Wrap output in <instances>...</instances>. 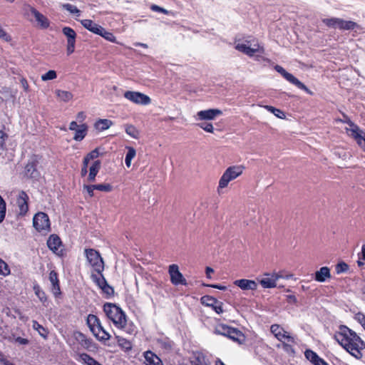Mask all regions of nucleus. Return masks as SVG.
<instances>
[{
  "mask_svg": "<svg viewBox=\"0 0 365 365\" xmlns=\"http://www.w3.org/2000/svg\"><path fill=\"white\" fill-rule=\"evenodd\" d=\"M101 289H102V291L107 294L108 295H112L114 292V290H113V288L112 287H110L108 282L106 283V285L105 286H103Z\"/></svg>",
  "mask_w": 365,
  "mask_h": 365,
  "instance_id": "13d9d810",
  "label": "nucleus"
},
{
  "mask_svg": "<svg viewBox=\"0 0 365 365\" xmlns=\"http://www.w3.org/2000/svg\"><path fill=\"white\" fill-rule=\"evenodd\" d=\"M304 356L314 365H329V364L321 358L315 351L311 349H307L304 351Z\"/></svg>",
  "mask_w": 365,
  "mask_h": 365,
  "instance_id": "a211bd4d",
  "label": "nucleus"
},
{
  "mask_svg": "<svg viewBox=\"0 0 365 365\" xmlns=\"http://www.w3.org/2000/svg\"><path fill=\"white\" fill-rule=\"evenodd\" d=\"M86 258L94 271H103L104 262L100 253L94 249H86Z\"/></svg>",
  "mask_w": 365,
  "mask_h": 365,
  "instance_id": "6e6552de",
  "label": "nucleus"
},
{
  "mask_svg": "<svg viewBox=\"0 0 365 365\" xmlns=\"http://www.w3.org/2000/svg\"><path fill=\"white\" fill-rule=\"evenodd\" d=\"M100 168L101 162L99 160H96L90 168V172L88 178V180L89 182H93L95 180L96 176L98 173Z\"/></svg>",
  "mask_w": 365,
  "mask_h": 365,
  "instance_id": "bb28decb",
  "label": "nucleus"
},
{
  "mask_svg": "<svg viewBox=\"0 0 365 365\" xmlns=\"http://www.w3.org/2000/svg\"><path fill=\"white\" fill-rule=\"evenodd\" d=\"M9 361L6 359L5 355L1 351H0V362L2 364L6 365Z\"/></svg>",
  "mask_w": 365,
  "mask_h": 365,
  "instance_id": "774afa93",
  "label": "nucleus"
},
{
  "mask_svg": "<svg viewBox=\"0 0 365 365\" xmlns=\"http://www.w3.org/2000/svg\"><path fill=\"white\" fill-rule=\"evenodd\" d=\"M86 324L91 333L98 341L106 342L110 339V334L103 328L99 318L96 315L88 314L86 319Z\"/></svg>",
  "mask_w": 365,
  "mask_h": 365,
  "instance_id": "20e7f679",
  "label": "nucleus"
},
{
  "mask_svg": "<svg viewBox=\"0 0 365 365\" xmlns=\"http://www.w3.org/2000/svg\"><path fill=\"white\" fill-rule=\"evenodd\" d=\"M62 31L67 38V42H76V34L73 29L64 27Z\"/></svg>",
  "mask_w": 365,
  "mask_h": 365,
  "instance_id": "4c0bfd02",
  "label": "nucleus"
},
{
  "mask_svg": "<svg viewBox=\"0 0 365 365\" xmlns=\"http://www.w3.org/2000/svg\"><path fill=\"white\" fill-rule=\"evenodd\" d=\"M47 246L55 254L62 256L63 247L62 241L61 238L57 235H51L48 237L47 240Z\"/></svg>",
  "mask_w": 365,
  "mask_h": 365,
  "instance_id": "4468645a",
  "label": "nucleus"
},
{
  "mask_svg": "<svg viewBox=\"0 0 365 365\" xmlns=\"http://www.w3.org/2000/svg\"><path fill=\"white\" fill-rule=\"evenodd\" d=\"M115 339H116V341H117V343L118 344V346L125 350V351H130L132 349V345H131V343L129 340L122 337V336H115Z\"/></svg>",
  "mask_w": 365,
  "mask_h": 365,
  "instance_id": "2f4dec72",
  "label": "nucleus"
},
{
  "mask_svg": "<svg viewBox=\"0 0 365 365\" xmlns=\"http://www.w3.org/2000/svg\"><path fill=\"white\" fill-rule=\"evenodd\" d=\"M217 299L209 296L205 295L201 297V303L207 307H211L213 304L216 303Z\"/></svg>",
  "mask_w": 365,
  "mask_h": 365,
  "instance_id": "49530a36",
  "label": "nucleus"
},
{
  "mask_svg": "<svg viewBox=\"0 0 365 365\" xmlns=\"http://www.w3.org/2000/svg\"><path fill=\"white\" fill-rule=\"evenodd\" d=\"M168 272L170 277V282L174 285H186L187 281L179 271V267L177 264H173L169 266Z\"/></svg>",
  "mask_w": 365,
  "mask_h": 365,
  "instance_id": "9b49d317",
  "label": "nucleus"
},
{
  "mask_svg": "<svg viewBox=\"0 0 365 365\" xmlns=\"http://www.w3.org/2000/svg\"><path fill=\"white\" fill-rule=\"evenodd\" d=\"M94 272H95L91 274V279L93 282L101 289L103 286H105L106 283L107 282L103 274V271Z\"/></svg>",
  "mask_w": 365,
  "mask_h": 365,
  "instance_id": "a878e982",
  "label": "nucleus"
},
{
  "mask_svg": "<svg viewBox=\"0 0 365 365\" xmlns=\"http://www.w3.org/2000/svg\"><path fill=\"white\" fill-rule=\"evenodd\" d=\"M150 9L153 11L160 12V13H163V14H168V11L166 9H163L162 7H160L159 6H157L155 4L151 5Z\"/></svg>",
  "mask_w": 365,
  "mask_h": 365,
  "instance_id": "052dcab7",
  "label": "nucleus"
},
{
  "mask_svg": "<svg viewBox=\"0 0 365 365\" xmlns=\"http://www.w3.org/2000/svg\"><path fill=\"white\" fill-rule=\"evenodd\" d=\"M49 280L52 284V289L55 295L60 294V284L58 280V273L52 270L49 273Z\"/></svg>",
  "mask_w": 365,
  "mask_h": 365,
  "instance_id": "393cba45",
  "label": "nucleus"
},
{
  "mask_svg": "<svg viewBox=\"0 0 365 365\" xmlns=\"http://www.w3.org/2000/svg\"><path fill=\"white\" fill-rule=\"evenodd\" d=\"M100 153L98 149L96 148L91 152H90L85 158L86 161H90L91 160H93L97 158L99 156Z\"/></svg>",
  "mask_w": 365,
  "mask_h": 365,
  "instance_id": "5fc2aeb1",
  "label": "nucleus"
},
{
  "mask_svg": "<svg viewBox=\"0 0 365 365\" xmlns=\"http://www.w3.org/2000/svg\"><path fill=\"white\" fill-rule=\"evenodd\" d=\"M80 358L86 365H103L86 353L81 354Z\"/></svg>",
  "mask_w": 365,
  "mask_h": 365,
  "instance_id": "e433bc0d",
  "label": "nucleus"
},
{
  "mask_svg": "<svg viewBox=\"0 0 365 365\" xmlns=\"http://www.w3.org/2000/svg\"><path fill=\"white\" fill-rule=\"evenodd\" d=\"M26 175L30 178H36L38 176V173L36 169V165L34 161L28 163L25 168Z\"/></svg>",
  "mask_w": 365,
  "mask_h": 365,
  "instance_id": "c756f323",
  "label": "nucleus"
},
{
  "mask_svg": "<svg viewBox=\"0 0 365 365\" xmlns=\"http://www.w3.org/2000/svg\"><path fill=\"white\" fill-rule=\"evenodd\" d=\"M33 225L34 228H50L48 215L42 212L36 213L33 217Z\"/></svg>",
  "mask_w": 365,
  "mask_h": 365,
  "instance_id": "2eb2a0df",
  "label": "nucleus"
},
{
  "mask_svg": "<svg viewBox=\"0 0 365 365\" xmlns=\"http://www.w3.org/2000/svg\"><path fill=\"white\" fill-rule=\"evenodd\" d=\"M30 11L34 16L38 27L41 29H46L49 27L50 21L46 16L32 6L30 7Z\"/></svg>",
  "mask_w": 365,
  "mask_h": 365,
  "instance_id": "dca6fc26",
  "label": "nucleus"
},
{
  "mask_svg": "<svg viewBox=\"0 0 365 365\" xmlns=\"http://www.w3.org/2000/svg\"><path fill=\"white\" fill-rule=\"evenodd\" d=\"M6 138V134L3 131L0 130V148H2L4 146Z\"/></svg>",
  "mask_w": 365,
  "mask_h": 365,
  "instance_id": "0e129e2a",
  "label": "nucleus"
},
{
  "mask_svg": "<svg viewBox=\"0 0 365 365\" xmlns=\"http://www.w3.org/2000/svg\"><path fill=\"white\" fill-rule=\"evenodd\" d=\"M270 331L275 338L282 343V347L285 352L294 354V346L296 344L294 336L284 330L279 324H274L270 327Z\"/></svg>",
  "mask_w": 365,
  "mask_h": 365,
  "instance_id": "f03ea898",
  "label": "nucleus"
},
{
  "mask_svg": "<svg viewBox=\"0 0 365 365\" xmlns=\"http://www.w3.org/2000/svg\"><path fill=\"white\" fill-rule=\"evenodd\" d=\"M33 289L39 300L45 305V303L47 302V296L45 292L41 289L38 284L34 285Z\"/></svg>",
  "mask_w": 365,
  "mask_h": 365,
  "instance_id": "7c9ffc66",
  "label": "nucleus"
},
{
  "mask_svg": "<svg viewBox=\"0 0 365 365\" xmlns=\"http://www.w3.org/2000/svg\"><path fill=\"white\" fill-rule=\"evenodd\" d=\"M102 31H101L98 35L103 37L105 39L110 41V42H115L116 38L114 36V35L110 32L106 31L104 28H101Z\"/></svg>",
  "mask_w": 365,
  "mask_h": 365,
  "instance_id": "c03bdc74",
  "label": "nucleus"
},
{
  "mask_svg": "<svg viewBox=\"0 0 365 365\" xmlns=\"http://www.w3.org/2000/svg\"><path fill=\"white\" fill-rule=\"evenodd\" d=\"M330 277V269L328 267H322L315 272L314 279L319 282H324Z\"/></svg>",
  "mask_w": 365,
  "mask_h": 365,
  "instance_id": "5701e85b",
  "label": "nucleus"
},
{
  "mask_svg": "<svg viewBox=\"0 0 365 365\" xmlns=\"http://www.w3.org/2000/svg\"><path fill=\"white\" fill-rule=\"evenodd\" d=\"M128 152L125 155V163L128 168L130 167L131 161L136 155V151L133 147H127Z\"/></svg>",
  "mask_w": 365,
  "mask_h": 365,
  "instance_id": "a19ab883",
  "label": "nucleus"
},
{
  "mask_svg": "<svg viewBox=\"0 0 365 365\" xmlns=\"http://www.w3.org/2000/svg\"><path fill=\"white\" fill-rule=\"evenodd\" d=\"M6 215V203L0 196V222L3 221Z\"/></svg>",
  "mask_w": 365,
  "mask_h": 365,
  "instance_id": "603ef678",
  "label": "nucleus"
},
{
  "mask_svg": "<svg viewBox=\"0 0 365 365\" xmlns=\"http://www.w3.org/2000/svg\"><path fill=\"white\" fill-rule=\"evenodd\" d=\"M322 22L329 28L339 29L340 18H327L323 19Z\"/></svg>",
  "mask_w": 365,
  "mask_h": 365,
  "instance_id": "c9c22d12",
  "label": "nucleus"
},
{
  "mask_svg": "<svg viewBox=\"0 0 365 365\" xmlns=\"http://www.w3.org/2000/svg\"><path fill=\"white\" fill-rule=\"evenodd\" d=\"M245 170V167L243 165H232L227 168L222 175L220 178L219 184L217 187V192L219 194L221 192V190L225 187H227L229 185V182L235 180L239 176H240L243 170Z\"/></svg>",
  "mask_w": 365,
  "mask_h": 365,
  "instance_id": "39448f33",
  "label": "nucleus"
},
{
  "mask_svg": "<svg viewBox=\"0 0 365 365\" xmlns=\"http://www.w3.org/2000/svg\"><path fill=\"white\" fill-rule=\"evenodd\" d=\"M356 319L359 322V323L364 327L365 329V314L361 312H359L356 314Z\"/></svg>",
  "mask_w": 365,
  "mask_h": 365,
  "instance_id": "4d7b16f0",
  "label": "nucleus"
},
{
  "mask_svg": "<svg viewBox=\"0 0 365 365\" xmlns=\"http://www.w3.org/2000/svg\"><path fill=\"white\" fill-rule=\"evenodd\" d=\"M113 125L111 120L108 119H101L96 123V128L99 130H104L109 128Z\"/></svg>",
  "mask_w": 365,
  "mask_h": 365,
  "instance_id": "ea45409f",
  "label": "nucleus"
},
{
  "mask_svg": "<svg viewBox=\"0 0 365 365\" xmlns=\"http://www.w3.org/2000/svg\"><path fill=\"white\" fill-rule=\"evenodd\" d=\"M359 26L354 21H345L342 19H340L339 27V29L341 30H354L355 29H358Z\"/></svg>",
  "mask_w": 365,
  "mask_h": 365,
  "instance_id": "cd10ccee",
  "label": "nucleus"
},
{
  "mask_svg": "<svg viewBox=\"0 0 365 365\" xmlns=\"http://www.w3.org/2000/svg\"><path fill=\"white\" fill-rule=\"evenodd\" d=\"M197 125L206 132L211 133L214 132V127L212 123H198Z\"/></svg>",
  "mask_w": 365,
  "mask_h": 365,
  "instance_id": "864d4df0",
  "label": "nucleus"
},
{
  "mask_svg": "<svg viewBox=\"0 0 365 365\" xmlns=\"http://www.w3.org/2000/svg\"><path fill=\"white\" fill-rule=\"evenodd\" d=\"M235 48L236 50L247 55L248 56H253L257 53H263L264 52L263 46L254 40H246L245 41L236 40L235 41Z\"/></svg>",
  "mask_w": 365,
  "mask_h": 365,
  "instance_id": "423d86ee",
  "label": "nucleus"
},
{
  "mask_svg": "<svg viewBox=\"0 0 365 365\" xmlns=\"http://www.w3.org/2000/svg\"><path fill=\"white\" fill-rule=\"evenodd\" d=\"M87 125L86 124H81L77 130H75L73 139L76 141L82 140L87 132Z\"/></svg>",
  "mask_w": 365,
  "mask_h": 365,
  "instance_id": "c85d7f7f",
  "label": "nucleus"
},
{
  "mask_svg": "<svg viewBox=\"0 0 365 365\" xmlns=\"http://www.w3.org/2000/svg\"><path fill=\"white\" fill-rule=\"evenodd\" d=\"M222 114V112L221 110L211 108L198 111L196 115H194V118L196 120H212Z\"/></svg>",
  "mask_w": 365,
  "mask_h": 365,
  "instance_id": "f8f14e48",
  "label": "nucleus"
},
{
  "mask_svg": "<svg viewBox=\"0 0 365 365\" xmlns=\"http://www.w3.org/2000/svg\"><path fill=\"white\" fill-rule=\"evenodd\" d=\"M88 163H89V161H86V159H83V166L81 169V175L82 176L86 175L88 172L87 168H88Z\"/></svg>",
  "mask_w": 365,
  "mask_h": 365,
  "instance_id": "69168bd1",
  "label": "nucleus"
},
{
  "mask_svg": "<svg viewBox=\"0 0 365 365\" xmlns=\"http://www.w3.org/2000/svg\"><path fill=\"white\" fill-rule=\"evenodd\" d=\"M349 269V265L344 262H340L335 266V271L336 274H341L347 272Z\"/></svg>",
  "mask_w": 365,
  "mask_h": 365,
  "instance_id": "de8ad7c7",
  "label": "nucleus"
},
{
  "mask_svg": "<svg viewBox=\"0 0 365 365\" xmlns=\"http://www.w3.org/2000/svg\"><path fill=\"white\" fill-rule=\"evenodd\" d=\"M95 190L102 192H110L112 190V186L110 184H99L93 185Z\"/></svg>",
  "mask_w": 365,
  "mask_h": 365,
  "instance_id": "3c124183",
  "label": "nucleus"
},
{
  "mask_svg": "<svg viewBox=\"0 0 365 365\" xmlns=\"http://www.w3.org/2000/svg\"><path fill=\"white\" fill-rule=\"evenodd\" d=\"M103 312L116 328L123 329L125 327L127 324L126 315L118 306L106 302L103 305Z\"/></svg>",
  "mask_w": 365,
  "mask_h": 365,
  "instance_id": "7ed1b4c3",
  "label": "nucleus"
},
{
  "mask_svg": "<svg viewBox=\"0 0 365 365\" xmlns=\"http://www.w3.org/2000/svg\"><path fill=\"white\" fill-rule=\"evenodd\" d=\"M62 8L67 11H68L71 14L79 16L81 15V11L74 5L71 4H62Z\"/></svg>",
  "mask_w": 365,
  "mask_h": 365,
  "instance_id": "79ce46f5",
  "label": "nucleus"
},
{
  "mask_svg": "<svg viewBox=\"0 0 365 365\" xmlns=\"http://www.w3.org/2000/svg\"><path fill=\"white\" fill-rule=\"evenodd\" d=\"M227 334V338L238 344H242L245 341V334L236 328L231 327Z\"/></svg>",
  "mask_w": 365,
  "mask_h": 365,
  "instance_id": "412c9836",
  "label": "nucleus"
},
{
  "mask_svg": "<svg viewBox=\"0 0 365 365\" xmlns=\"http://www.w3.org/2000/svg\"><path fill=\"white\" fill-rule=\"evenodd\" d=\"M16 341L19 343L20 344H24V345H26V344H29V340L27 339H25V338H22V337H17L16 339Z\"/></svg>",
  "mask_w": 365,
  "mask_h": 365,
  "instance_id": "338daca9",
  "label": "nucleus"
},
{
  "mask_svg": "<svg viewBox=\"0 0 365 365\" xmlns=\"http://www.w3.org/2000/svg\"><path fill=\"white\" fill-rule=\"evenodd\" d=\"M83 188L86 190L87 192L88 193L90 197L93 196V190H95L94 185H84Z\"/></svg>",
  "mask_w": 365,
  "mask_h": 365,
  "instance_id": "e2e57ef3",
  "label": "nucleus"
},
{
  "mask_svg": "<svg viewBox=\"0 0 365 365\" xmlns=\"http://www.w3.org/2000/svg\"><path fill=\"white\" fill-rule=\"evenodd\" d=\"M265 277L262 278L259 283L263 288H274L277 287V281L283 277L281 272L264 273Z\"/></svg>",
  "mask_w": 365,
  "mask_h": 365,
  "instance_id": "ddd939ff",
  "label": "nucleus"
},
{
  "mask_svg": "<svg viewBox=\"0 0 365 365\" xmlns=\"http://www.w3.org/2000/svg\"><path fill=\"white\" fill-rule=\"evenodd\" d=\"M32 327L34 329L36 330L38 334L43 337L44 339H46L48 336V331L47 329L43 327L41 324H40L37 321L34 320L32 322Z\"/></svg>",
  "mask_w": 365,
  "mask_h": 365,
  "instance_id": "f704fd0d",
  "label": "nucleus"
},
{
  "mask_svg": "<svg viewBox=\"0 0 365 365\" xmlns=\"http://www.w3.org/2000/svg\"><path fill=\"white\" fill-rule=\"evenodd\" d=\"M264 108H266L268 111L273 113L275 116L279 118L284 119L285 118V115L284 112L279 109L275 108L271 106H264Z\"/></svg>",
  "mask_w": 365,
  "mask_h": 365,
  "instance_id": "a18cd8bd",
  "label": "nucleus"
},
{
  "mask_svg": "<svg viewBox=\"0 0 365 365\" xmlns=\"http://www.w3.org/2000/svg\"><path fill=\"white\" fill-rule=\"evenodd\" d=\"M28 200L29 196L27 195V194L24 191L19 192L16 201V204L19 209V215H24L28 212Z\"/></svg>",
  "mask_w": 365,
  "mask_h": 365,
  "instance_id": "f3484780",
  "label": "nucleus"
},
{
  "mask_svg": "<svg viewBox=\"0 0 365 365\" xmlns=\"http://www.w3.org/2000/svg\"><path fill=\"white\" fill-rule=\"evenodd\" d=\"M0 38L4 40L5 41H9L11 40L10 36L3 29L1 26L0 25Z\"/></svg>",
  "mask_w": 365,
  "mask_h": 365,
  "instance_id": "bf43d9fd",
  "label": "nucleus"
},
{
  "mask_svg": "<svg viewBox=\"0 0 365 365\" xmlns=\"http://www.w3.org/2000/svg\"><path fill=\"white\" fill-rule=\"evenodd\" d=\"M125 133L130 137H132L135 139H138L139 138V132L134 125H125Z\"/></svg>",
  "mask_w": 365,
  "mask_h": 365,
  "instance_id": "37998d69",
  "label": "nucleus"
},
{
  "mask_svg": "<svg viewBox=\"0 0 365 365\" xmlns=\"http://www.w3.org/2000/svg\"><path fill=\"white\" fill-rule=\"evenodd\" d=\"M210 307H212V309L217 314H221L223 312L222 302L218 301L217 299L216 300V303L213 304V305Z\"/></svg>",
  "mask_w": 365,
  "mask_h": 365,
  "instance_id": "6e6d98bb",
  "label": "nucleus"
},
{
  "mask_svg": "<svg viewBox=\"0 0 365 365\" xmlns=\"http://www.w3.org/2000/svg\"><path fill=\"white\" fill-rule=\"evenodd\" d=\"M124 97L130 101L140 105H148L150 103L151 100L149 96L140 92L135 91H126L124 93Z\"/></svg>",
  "mask_w": 365,
  "mask_h": 365,
  "instance_id": "9d476101",
  "label": "nucleus"
},
{
  "mask_svg": "<svg viewBox=\"0 0 365 365\" xmlns=\"http://www.w3.org/2000/svg\"><path fill=\"white\" fill-rule=\"evenodd\" d=\"M334 338L355 359H361L363 357L362 351L365 349V342L355 331L346 326L341 325L339 331L335 334Z\"/></svg>",
  "mask_w": 365,
  "mask_h": 365,
  "instance_id": "f257e3e1",
  "label": "nucleus"
},
{
  "mask_svg": "<svg viewBox=\"0 0 365 365\" xmlns=\"http://www.w3.org/2000/svg\"><path fill=\"white\" fill-rule=\"evenodd\" d=\"M73 338L78 341L81 346L86 349H89L92 346V339L88 338L84 334L79 331L73 332Z\"/></svg>",
  "mask_w": 365,
  "mask_h": 365,
  "instance_id": "6ab92c4d",
  "label": "nucleus"
},
{
  "mask_svg": "<svg viewBox=\"0 0 365 365\" xmlns=\"http://www.w3.org/2000/svg\"><path fill=\"white\" fill-rule=\"evenodd\" d=\"M234 284L242 290H255L257 288V284L251 279H237L235 281Z\"/></svg>",
  "mask_w": 365,
  "mask_h": 365,
  "instance_id": "aec40b11",
  "label": "nucleus"
},
{
  "mask_svg": "<svg viewBox=\"0 0 365 365\" xmlns=\"http://www.w3.org/2000/svg\"><path fill=\"white\" fill-rule=\"evenodd\" d=\"M56 96L60 101L68 102L73 98V94L67 91L56 90L55 91Z\"/></svg>",
  "mask_w": 365,
  "mask_h": 365,
  "instance_id": "473e14b6",
  "label": "nucleus"
},
{
  "mask_svg": "<svg viewBox=\"0 0 365 365\" xmlns=\"http://www.w3.org/2000/svg\"><path fill=\"white\" fill-rule=\"evenodd\" d=\"M56 77H57L56 72L53 70H50L47 73H46L45 74L41 76V80L43 81H47L49 80H53V79L56 78Z\"/></svg>",
  "mask_w": 365,
  "mask_h": 365,
  "instance_id": "8fccbe9b",
  "label": "nucleus"
},
{
  "mask_svg": "<svg viewBox=\"0 0 365 365\" xmlns=\"http://www.w3.org/2000/svg\"><path fill=\"white\" fill-rule=\"evenodd\" d=\"M231 327H229L225 324H219L217 325L214 330V333L217 335H222L225 336H227V333L230 331Z\"/></svg>",
  "mask_w": 365,
  "mask_h": 365,
  "instance_id": "58836bf2",
  "label": "nucleus"
},
{
  "mask_svg": "<svg viewBox=\"0 0 365 365\" xmlns=\"http://www.w3.org/2000/svg\"><path fill=\"white\" fill-rule=\"evenodd\" d=\"M81 24L88 31L93 32L95 34H98L101 30L102 26L94 23L92 20L84 19L81 21Z\"/></svg>",
  "mask_w": 365,
  "mask_h": 365,
  "instance_id": "b1692460",
  "label": "nucleus"
},
{
  "mask_svg": "<svg viewBox=\"0 0 365 365\" xmlns=\"http://www.w3.org/2000/svg\"><path fill=\"white\" fill-rule=\"evenodd\" d=\"M10 269L9 265L0 258V274L3 276H8L10 274Z\"/></svg>",
  "mask_w": 365,
  "mask_h": 365,
  "instance_id": "09e8293b",
  "label": "nucleus"
},
{
  "mask_svg": "<svg viewBox=\"0 0 365 365\" xmlns=\"http://www.w3.org/2000/svg\"><path fill=\"white\" fill-rule=\"evenodd\" d=\"M192 365H207L206 363V357L201 352L195 354L193 359L191 361Z\"/></svg>",
  "mask_w": 365,
  "mask_h": 365,
  "instance_id": "72a5a7b5",
  "label": "nucleus"
},
{
  "mask_svg": "<svg viewBox=\"0 0 365 365\" xmlns=\"http://www.w3.org/2000/svg\"><path fill=\"white\" fill-rule=\"evenodd\" d=\"M344 122L349 125V128H346L348 135L352 137L356 141L357 144L365 151V133L347 117H346V120H344Z\"/></svg>",
  "mask_w": 365,
  "mask_h": 365,
  "instance_id": "0eeeda50",
  "label": "nucleus"
},
{
  "mask_svg": "<svg viewBox=\"0 0 365 365\" xmlns=\"http://www.w3.org/2000/svg\"><path fill=\"white\" fill-rule=\"evenodd\" d=\"M75 42H67V53L71 54L74 51Z\"/></svg>",
  "mask_w": 365,
  "mask_h": 365,
  "instance_id": "680f3d73",
  "label": "nucleus"
},
{
  "mask_svg": "<svg viewBox=\"0 0 365 365\" xmlns=\"http://www.w3.org/2000/svg\"><path fill=\"white\" fill-rule=\"evenodd\" d=\"M144 357L146 365H163L161 359L151 351H145Z\"/></svg>",
  "mask_w": 365,
  "mask_h": 365,
  "instance_id": "4be33fe9",
  "label": "nucleus"
},
{
  "mask_svg": "<svg viewBox=\"0 0 365 365\" xmlns=\"http://www.w3.org/2000/svg\"><path fill=\"white\" fill-rule=\"evenodd\" d=\"M274 69L279 73L289 83L294 84L299 89H302L306 91L308 93H310L309 88L301 81H299L297 78H295L292 74L286 71L281 66L276 65L274 66Z\"/></svg>",
  "mask_w": 365,
  "mask_h": 365,
  "instance_id": "1a4fd4ad",
  "label": "nucleus"
}]
</instances>
